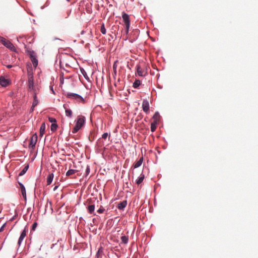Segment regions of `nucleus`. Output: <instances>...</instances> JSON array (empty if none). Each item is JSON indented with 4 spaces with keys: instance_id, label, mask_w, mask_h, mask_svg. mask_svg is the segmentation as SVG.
<instances>
[{
    "instance_id": "nucleus-27",
    "label": "nucleus",
    "mask_w": 258,
    "mask_h": 258,
    "mask_svg": "<svg viewBox=\"0 0 258 258\" xmlns=\"http://www.w3.org/2000/svg\"><path fill=\"white\" fill-rule=\"evenodd\" d=\"M100 31H101V32L104 35L106 33L105 25H104V24H103V23L101 25Z\"/></svg>"
},
{
    "instance_id": "nucleus-23",
    "label": "nucleus",
    "mask_w": 258,
    "mask_h": 258,
    "mask_svg": "<svg viewBox=\"0 0 258 258\" xmlns=\"http://www.w3.org/2000/svg\"><path fill=\"white\" fill-rule=\"evenodd\" d=\"M144 177H145V176H144V174H141L140 176L137 179L136 183L138 185L140 184V183H141L143 182V181L144 179Z\"/></svg>"
},
{
    "instance_id": "nucleus-42",
    "label": "nucleus",
    "mask_w": 258,
    "mask_h": 258,
    "mask_svg": "<svg viewBox=\"0 0 258 258\" xmlns=\"http://www.w3.org/2000/svg\"><path fill=\"white\" fill-rule=\"evenodd\" d=\"M68 2H69L70 0H67Z\"/></svg>"
},
{
    "instance_id": "nucleus-38",
    "label": "nucleus",
    "mask_w": 258,
    "mask_h": 258,
    "mask_svg": "<svg viewBox=\"0 0 258 258\" xmlns=\"http://www.w3.org/2000/svg\"><path fill=\"white\" fill-rule=\"evenodd\" d=\"M50 89H51V90L52 92L53 93V94H55V92H54V90H53V87H52V86H51V87H50Z\"/></svg>"
},
{
    "instance_id": "nucleus-7",
    "label": "nucleus",
    "mask_w": 258,
    "mask_h": 258,
    "mask_svg": "<svg viewBox=\"0 0 258 258\" xmlns=\"http://www.w3.org/2000/svg\"><path fill=\"white\" fill-rule=\"evenodd\" d=\"M143 110L148 114L149 112L150 106L149 101L147 99H144L142 102Z\"/></svg>"
},
{
    "instance_id": "nucleus-29",
    "label": "nucleus",
    "mask_w": 258,
    "mask_h": 258,
    "mask_svg": "<svg viewBox=\"0 0 258 258\" xmlns=\"http://www.w3.org/2000/svg\"><path fill=\"white\" fill-rule=\"evenodd\" d=\"M80 71H81V73L82 74V75L84 76V77H85V78L86 79H89L88 77V76L87 75V73L84 69H80Z\"/></svg>"
},
{
    "instance_id": "nucleus-28",
    "label": "nucleus",
    "mask_w": 258,
    "mask_h": 258,
    "mask_svg": "<svg viewBox=\"0 0 258 258\" xmlns=\"http://www.w3.org/2000/svg\"><path fill=\"white\" fill-rule=\"evenodd\" d=\"M57 124L56 123H52L51 125V130L52 132H54L56 130L57 128Z\"/></svg>"
},
{
    "instance_id": "nucleus-25",
    "label": "nucleus",
    "mask_w": 258,
    "mask_h": 258,
    "mask_svg": "<svg viewBox=\"0 0 258 258\" xmlns=\"http://www.w3.org/2000/svg\"><path fill=\"white\" fill-rule=\"evenodd\" d=\"M141 85V82L139 80H136L134 82L133 87L134 88H137Z\"/></svg>"
},
{
    "instance_id": "nucleus-6",
    "label": "nucleus",
    "mask_w": 258,
    "mask_h": 258,
    "mask_svg": "<svg viewBox=\"0 0 258 258\" xmlns=\"http://www.w3.org/2000/svg\"><path fill=\"white\" fill-rule=\"evenodd\" d=\"M37 139L38 137L36 133L33 134L30 139L29 148L32 150H33L35 147V145L37 142Z\"/></svg>"
},
{
    "instance_id": "nucleus-3",
    "label": "nucleus",
    "mask_w": 258,
    "mask_h": 258,
    "mask_svg": "<svg viewBox=\"0 0 258 258\" xmlns=\"http://www.w3.org/2000/svg\"><path fill=\"white\" fill-rule=\"evenodd\" d=\"M137 74L140 77H144L147 74V69L145 63H141L136 67Z\"/></svg>"
},
{
    "instance_id": "nucleus-15",
    "label": "nucleus",
    "mask_w": 258,
    "mask_h": 258,
    "mask_svg": "<svg viewBox=\"0 0 258 258\" xmlns=\"http://www.w3.org/2000/svg\"><path fill=\"white\" fill-rule=\"evenodd\" d=\"M19 185H20V187L21 188L22 195L23 197L25 199H26V192L25 186L22 183H21L20 182H19Z\"/></svg>"
},
{
    "instance_id": "nucleus-9",
    "label": "nucleus",
    "mask_w": 258,
    "mask_h": 258,
    "mask_svg": "<svg viewBox=\"0 0 258 258\" xmlns=\"http://www.w3.org/2000/svg\"><path fill=\"white\" fill-rule=\"evenodd\" d=\"M26 235V229H24L23 230V231L22 232V233H21V235H20V237L18 240V244L19 246L21 245L22 242L23 241V239L25 237Z\"/></svg>"
},
{
    "instance_id": "nucleus-41",
    "label": "nucleus",
    "mask_w": 258,
    "mask_h": 258,
    "mask_svg": "<svg viewBox=\"0 0 258 258\" xmlns=\"http://www.w3.org/2000/svg\"><path fill=\"white\" fill-rule=\"evenodd\" d=\"M57 188V186H55V187H54L53 190H55L56 189V188Z\"/></svg>"
},
{
    "instance_id": "nucleus-16",
    "label": "nucleus",
    "mask_w": 258,
    "mask_h": 258,
    "mask_svg": "<svg viewBox=\"0 0 258 258\" xmlns=\"http://www.w3.org/2000/svg\"><path fill=\"white\" fill-rule=\"evenodd\" d=\"M127 205L126 201H123L118 204L117 208L119 210H123Z\"/></svg>"
},
{
    "instance_id": "nucleus-13",
    "label": "nucleus",
    "mask_w": 258,
    "mask_h": 258,
    "mask_svg": "<svg viewBox=\"0 0 258 258\" xmlns=\"http://www.w3.org/2000/svg\"><path fill=\"white\" fill-rule=\"evenodd\" d=\"M122 17L123 21L124 22L125 24L130 23V20L128 15L125 13H123L122 14Z\"/></svg>"
},
{
    "instance_id": "nucleus-33",
    "label": "nucleus",
    "mask_w": 258,
    "mask_h": 258,
    "mask_svg": "<svg viewBox=\"0 0 258 258\" xmlns=\"http://www.w3.org/2000/svg\"><path fill=\"white\" fill-rule=\"evenodd\" d=\"M125 25L126 32V33H128V30H129L130 26V23L126 24H125Z\"/></svg>"
},
{
    "instance_id": "nucleus-24",
    "label": "nucleus",
    "mask_w": 258,
    "mask_h": 258,
    "mask_svg": "<svg viewBox=\"0 0 258 258\" xmlns=\"http://www.w3.org/2000/svg\"><path fill=\"white\" fill-rule=\"evenodd\" d=\"M157 122H153L151 123V131L152 132H154L155 131L156 129V127H157Z\"/></svg>"
},
{
    "instance_id": "nucleus-8",
    "label": "nucleus",
    "mask_w": 258,
    "mask_h": 258,
    "mask_svg": "<svg viewBox=\"0 0 258 258\" xmlns=\"http://www.w3.org/2000/svg\"><path fill=\"white\" fill-rule=\"evenodd\" d=\"M39 92H32L33 97V101L32 103L33 107L36 106L39 103V100L37 98V94Z\"/></svg>"
},
{
    "instance_id": "nucleus-19",
    "label": "nucleus",
    "mask_w": 258,
    "mask_h": 258,
    "mask_svg": "<svg viewBox=\"0 0 258 258\" xmlns=\"http://www.w3.org/2000/svg\"><path fill=\"white\" fill-rule=\"evenodd\" d=\"M45 130V124L44 122L42 123L40 127V136L42 137L44 134Z\"/></svg>"
},
{
    "instance_id": "nucleus-37",
    "label": "nucleus",
    "mask_w": 258,
    "mask_h": 258,
    "mask_svg": "<svg viewBox=\"0 0 258 258\" xmlns=\"http://www.w3.org/2000/svg\"><path fill=\"white\" fill-rule=\"evenodd\" d=\"M35 107H33V105H32V106L30 109V112H33L34 111Z\"/></svg>"
},
{
    "instance_id": "nucleus-39",
    "label": "nucleus",
    "mask_w": 258,
    "mask_h": 258,
    "mask_svg": "<svg viewBox=\"0 0 258 258\" xmlns=\"http://www.w3.org/2000/svg\"><path fill=\"white\" fill-rule=\"evenodd\" d=\"M116 62H116H115L114 63V64H113V69H116V64H115Z\"/></svg>"
},
{
    "instance_id": "nucleus-40",
    "label": "nucleus",
    "mask_w": 258,
    "mask_h": 258,
    "mask_svg": "<svg viewBox=\"0 0 258 258\" xmlns=\"http://www.w3.org/2000/svg\"><path fill=\"white\" fill-rule=\"evenodd\" d=\"M12 67V65H7V68H8V69H10Z\"/></svg>"
},
{
    "instance_id": "nucleus-20",
    "label": "nucleus",
    "mask_w": 258,
    "mask_h": 258,
    "mask_svg": "<svg viewBox=\"0 0 258 258\" xmlns=\"http://www.w3.org/2000/svg\"><path fill=\"white\" fill-rule=\"evenodd\" d=\"M160 115L158 112H156L153 116V122H158L159 121Z\"/></svg>"
},
{
    "instance_id": "nucleus-26",
    "label": "nucleus",
    "mask_w": 258,
    "mask_h": 258,
    "mask_svg": "<svg viewBox=\"0 0 258 258\" xmlns=\"http://www.w3.org/2000/svg\"><path fill=\"white\" fill-rule=\"evenodd\" d=\"M121 240L123 243L126 244L128 242V237L126 236H122L121 237Z\"/></svg>"
},
{
    "instance_id": "nucleus-2",
    "label": "nucleus",
    "mask_w": 258,
    "mask_h": 258,
    "mask_svg": "<svg viewBox=\"0 0 258 258\" xmlns=\"http://www.w3.org/2000/svg\"><path fill=\"white\" fill-rule=\"evenodd\" d=\"M85 122L84 116H78L75 126L73 128L72 133L75 134L84 125Z\"/></svg>"
},
{
    "instance_id": "nucleus-4",
    "label": "nucleus",
    "mask_w": 258,
    "mask_h": 258,
    "mask_svg": "<svg viewBox=\"0 0 258 258\" xmlns=\"http://www.w3.org/2000/svg\"><path fill=\"white\" fill-rule=\"evenodd\" d=\"M0 42H1L5 47L10 49L11 50L15 51L16 48L12 43L7 40L5 38L0 36Z\"/></svg>"
},
{
    "instance_id": "nucleus-12",
    "label": "nucleus",
    "mask_w": 258,
    "mask_h": 258,
    "mask_svg": "<svg viewBox=\"0 0 258 258\" xmlns=\"http://www.w3.org/2000/svg\"><path fill=\"white\" fill-rule=\"evenodd\" d=\"M88 212L90 214H93V215H96V214L94 212L95 211V205H90L87 207Z\"/></svg>"
},
{
    "instance_id": "nucleus-14",
    "label": "nucleus",
    "mask_w": 258,
    "mask_h": 258,
    "mask_svg": "<svg viewBox=\"0 0 258 258\" xmlns=\"http://www.w3.org/2000/svg\"><path fill=\"white\" fill-rule=\"evenodd\" d=\"M63 107L65 109V113H66V115L70 118H71L72 117V111L71 109H68L67 108V105L66 104H64L63 105Z\"/></svg>"
},
{
    "instance_id": "nucleus-5",
    "label": "nucleus",
    "mask_w": 258,
    "mask_h": 258,
    "mask_svg": "<svg viewBox=\"0 0 258 258\" xmlns=\"http://www.w3.org/2000/svg\"><path fill=\"white\" fill-rule=\"evenodd\" d=\"M66 96L68 98L75 99L78 102H83L84 101V98L81 95L78 94L68 92L66 94Z\"/></svg>"
},
{
    "instance_id": "nucleus-34",
    "label": "nucleus",
    "mask_w": 258,
    "mask_h": 258,
    "mask_svg": "<svg viewBox=\"0 0 258 258\" xmlns=\"http://www.w3.org/2000/svg\"><path fill=\"white\" fill-rule=\"evenodd\" d=\"M49 121L50 122H52V123H54V122H56L55 119L54 118H52V117H49Z\"/></svg>"
},
{
    "instance_id": "nucleus-1",
    "label": "nucleus",
    "mask_w": 258,
    "mask_h": 258,
    "mask_svg": "<svg viewBox=\"0 0 258 258\" xmlns=\"http://www.w3.org/2000/svg\"><path fill=\"white\" fill-rule=\"evenodd\" d=\"M28 75V90L29 92H39L38 87L34 85L33 73L31 69L27 70Z\"/></svg>"
},
{
    "instance_id": "nucleus-22",
    "label": "nucleus",
    "mask_w": 258,
    "mask_h": 258,
    "mask_svg": "<svg viewBox=\"0 0 258 258\" xmlns=\"http://www.w3.org/2000/svg\"><path fill=\"white\" fill-rule=\"evenodd\" d=\"M29 168V165H27L24 167V168L20 171V172L19 174V176H22L28 170Z\"/></svg>"
},
{
    "instance_id": "nucleus-18",
    "label": "nucleus",
    "mask_w": 258,
    "mask_h": 258,
    "mask_svg": "<svg viewBox=\"0 0 258 258\" xmlns=\"http://www.w3.org/2000/svg\"><path fill=\"white\" fill-rule=\"evenodd\" d=\"M143 161V158H141L138 161L136 162L133 165V167L134 168H137L139 167L142 164Z\"/></svg>"
},
{
    "instance_id": "nucleus-21",
    "label": "nucleus",
    "mask_w": 258,
    "mask_h": 258,
    "mask_svg": "<svg viewBox=\"0 0 258 258\" xmlns=\"http://www.w3.org/2000/svg\"><path fill=\"white\" fill-rule=\"evenodd\" d=\"M77 172V170L75 169H69L67 172H66V176H69L72 175L74 174Z\"/></svg>"
},
{
    "instance_id": "nucleus-32",
    "label": "nucleus",
    "mask_w": 258,
    "mask_h": 258,
    "mask_svg": "<svg viewBox=\"0 0 258 258\" xmlns=\"http://www.w3.org/2000/svg\"><path fill=\"white\" fill-rule=\"evenodd\" d=\"M37 226V223L36 222H34L32 225V230L34 231L35 230V229L36 228Z\"/></svg>"
},
{
    "instance_id": "nucleus-30",
    "label": "nucleus",
    "mask_w": 258,
    "mask_h": 258,
    "mask_svg": "<svg viewBox=\"0 0 258 258\" xmlns=\"http://www.w3.org/2000/svg\"><path fill=\"white\" fill-rule=\"evenodd\" d=\"M90 166L89 165H87L86 169V171H85V176H87V175H89V174L90 173Z\"/></svg>"
},
{
    "instance_id": "nucleus-35",
    "label": "nucleus",
    "mask_w": 258,
    "mask_h": 258,
    "mask_svg": "<svg viewBox=\"0 0 258 258\" xmlns=\"http://www.w3.org/2000/svg\"><path fill=\"white\" fill-rule=\"evenodd\" d=\"M108 136V134L107 133H104L102 136V138L104 139H106Z\"/></svg>"
},
{
    "instance_id": "nucleus-17",
    "label": "nucleus",
    "mask_w": 258,
    "mask_h": 258,
    "mask_svg": "<svg viewBox=\"0 0 258 258\" xmlns=\"http://www.w3.org/2000/svg\"><path fill=\"white\" fill-rule=\"evenodd\" d=\"M54 174L52 173H49L47 177V185H50L53 179Z\"/></svg>"
},
{
    "instance_id": "nucleus-10",
    "label": "nucleus",
    "mask_w": 258,
    "mask_h": 258,
    "mask_svg": "<svg viewBox=\"0 0 258 258\" xmlns=\"http://www.w3.org/2000/svg\"><path fill=\"white\" fill-rule=\"evenodd\" d=\"M9 82L8 80L3 77L0 78V84L2 87H7L9 85Z\"/></svg>"
},
{
    "instance_id": "nucleus-11",
    "label": "nucleus",
    "mask_w": 258,
    "mask_h": 258,
    "mask_svg": "<svg viewBox=\"0 0 258 258\" xmlns=\"http://www.w3.org/2000/svg\"><path fill=\"white\" fill-rule=\"evenodd\" d=\"M31 60L35 68L38 66V60L35 55L31 54Z\"/></svg>"
},
{
    "instance_id": "nucleus-31",
    "label": "nucleus",
    "mask_w": 258,
    "mask_h": 258,
    "mask_svg": "<svg viewBox=\"0 0 258 258\" xmlns=\"http://www.w3.org/2000/svg\"><path fill=\"white\" fill-rule=\"evenodd\" d=\"M105 211V209L102 207L100 206V208L97 210V212L99 214L103 213Z\"/></svg>"
},
{
    "instance_id": "nucleus-36",
    "label": "nucleus",
    "mask_w": 258,
    "mask_h": 258,
    "mask_svg": "<svg viewBox=\"0 0 258 258\" xmlns=\"http://www.w3.org/2000/svg\"><path fill=\"white\" fill-rule=\"evenodd\" d=\"M6 223H4V224L2 225V227H1V228H0V232H2V231L4 230V228H5V226H6Z\"/></svg>"
}]
</instances>
